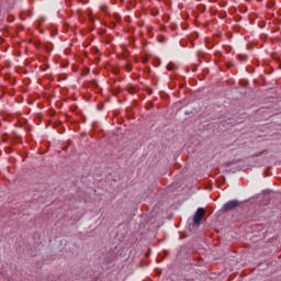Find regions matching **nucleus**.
I'll list each match as a JSON object with an SVG mask.
<instances>
[{"mask_svg":"<svg viewBox=\"0 0 281 281\" xmlns=\"http://www.w3.org/2000/svg\"><path fill=\"white\" fill-rule=\"evenodd\" d=\"M204 216H205V209L199 207L193 215L194 227H199V225H201V221H203Z\"/></svg>","mask_w":281,"mask_h":281,"instance_id":"nucleus-1","label":"nucleus"},{"mask_svg":"<svg viewBox=\"0 0 281 281\" xmlns=\"http://www.w3.org/2000/svg\"><path fill=\"white\" fill-rule=\"evenodd\" d=\"M236 207H240V201L231 200L222 206V212H232V210H236Z\"/></svg>","mask_w":281,"mask_h":281,"instance_id":"nucleus-2","label":"nucleus"},{"mask_svg":"<svg viewBox=\"0 0 281 281\" xmlns=\"http://www.w3.org/2000/svg\"><path fill=\"white\" fill-rule=\"evenodd\" d=\"M167 69H168V71H175V65L169 64V65L167 66Z\"/></svg>","mask_w":281,"mask_h":281,"instance_id":"nucleus-3","label":"nucleus"},{"mask_svg":"<svg viewBox=\"0 0 281 281\" xmlns=\"http://www.w3.org/2000/svg\"><path fill=\"white\" fill-rule=\"evenodd\" d=\"M126 69H127V71H133V66L127 65V66H126Z\"/></svg>","mask_w":281,"mask_h":281,"instance_id":"nucleus-4","label":"nucleus"},{"mask_svg":"<svg viewBox=\"0 0 281 281\" xmlns=\"http://www.w3.org/2000/svg\"><path fill=\"white\" fill-rule=\"evenodd\" d=\"M101 10H106V7H101Z\"/></svg>","mask_w":281,"mask_h":281,"instance_id":"nucleus-5","label":"nucleus"},{"mask_svg":"<svg viewBox=\"0 0 281 281\" xmlns=\"http://www.w3.org/2000/svg\"><path fill=\"white\" fill-rule=\"evenodd\" d=\"M130 89H135V87L132 86V87H130Z\"/></svg>","mask_w":281,"mask_h":281,"instance_id":"nucleus-6","label":"nucleus"}]
</instances>
